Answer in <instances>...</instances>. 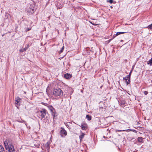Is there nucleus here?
<instances>
[{
    "label": "nucleus",
    "mask_w": 152,
    "mask_h": 152,
    "mask_svg": "<svg viewBox=\"0 0 152 152\" xmlns=\"http://www.w3.org/2000/svg\"><path fill=\"white\" fill-rule=\"evenodd\" d=\"M53 95L56 96L61 97L63 96V92L59 88L54 89L53 92Z\"/></svg>",
    "instance_id": "nucleus-1"
},
{
    "label": "nucleus",
    "mask_w": 152,
    "mask_h": 152,
    "mask_svg": "<svg viewBox=\"0 0 152 152\" xmlns=\"http://www.w3.org/2000/svg\"><path fill=\"white\" fill-rule=\"evenodd\" d=\"M34 6L35 5L33 4L28 5L26 8L27 12L29 14H32L35 11L34 9Z\"/></svg>",
    "instance_id": "nucleus-2"
},
{
    "label": "nucleus",
    "mask_w": 152,
    "mask_h": 152,
    "mask_svg": "<svg viewBox=\"0 0 152 152\" xmlns=\"http://www.w3.org/2000/svg\"><path fill=\"white\" fill-rule=\"evenodd\" d=\"M4 144L6 149L9 148L11 145H13L9 139L5 140L4 141Z\"/></svg>",
    "instance_id": "nucleus-3"
},
{
    "label": "nucleus",
    "mask_w": 152,
    "mask_h": 152,
    "mask_svg": "<svg viewBox=\"0 0 152 152\" xmlns=\"http://www.w3.org/2000/svg\"><path fill=\"white\" fill-rule=\"evenodd\" d=\"M48 107L50 110L52 115L53 116V118H55L57 115H56L55 111L54 108L51 105H49Z\"/></svg>",
    "instance_id": "nucleus-4"
},
{
    "label": "nucleus",
    "mask_w": 152,
    "mask_h": 152,
    "mask_svg": "<svg viewBox=\"0 0 152 152\" xmlns=\"http://www.w3.org/2000/svg\"><path fill=\"white\" fill-rule=\"evenodd\" d=\"M47 113V110L45 109H42L40 110V114L42 118H45Z\"/></svg>",
    "instance_id": "nucleus-5"
},
{
    "label": "nucleus",
    "mask_w": 152,
    "mask_h": 152,
    "mask_svg": "<svg viewBox=\"0 0 152 152\" xmlns=\"http://www.w3.org/2000/svg\"><path fill=\"white\" fill-rule=\"evenodd\" d=\"M60 134L61 135V136L62 137H63V135H64V136H66V135L67 132L64 128H61V130L60 131Z\"/></svg>",
    "instance_id": "nucleus-6"
},
{
    "label": "nucleus",
    "mask_w": 152,
    "mask_h": 152,
    "mask_svg": "<svg viewBox=\"0 0 152 152\" xmlns=\"http://www.w3.org/2000/svg\"><path fill=\"white\" fill-rule=\"evenodd\" d=\"M124 79L126 80L127 85L129 84L130 82V77L129 75H127L126 77L124 78Z\"/></svg>",
    "instance_id": "nucleus-7"
},
{
    "label": "nucleus",
    "mask_w": 152,
    "mask_h": 152,
    "mask_svg": "<svg viewBox=\"0 0 152 152\" xmlns=\"http://www.w3.org/2000/svg\"><path fill=\"white\" fill-rule=\"evenodd\" d=\"M6 149L8 150V152H15V151L13 145L10 146L9 148Z\"/></svg>",
    "instance_id": "nucleus-8"
},
{
    "label": "nucleus",
    "mask_w": 152,
    "mask_h": 152,
    "mask_svg": "<svg viewBox=\"0 0 152 152\" xmlns=\"http://www.w3.org/2000/svg\"><path fill=\"white\" fill-rule=\"evenodd\" d=\"M80 126L83 130H86L87 128V125L85 123H82L81 124Z\"/></svg>",
    "instance_id": "nucleus-9"
},
{
    "label": "nucleus",
    "mask_w": 152,
    "mask_h": 152,
    "mask_svg": "<svg viewBox=\"0 0 152 152\" xmlns=\"http://www.w3.org/2000/svg\"><path fill=\"white\" fill-rule=\"evenodd\" d=\"M72 75L69 74H66L64 75V77L66 79H69L71 77Z\"/></svg>",
    "instance_id": "nucleus-10"
},
{
    "label": "nucleus",
    "mask_w": 152,
    "mask_h": 152,
    "mask_svg": "<svg viewBox=\"0 0 152 152\" xmlns=\"http://www.w3.org/2000/svg\"><path fill=\"white\" fill-rule=\"evenodd\" d=\"M85 134L84 133H81V135L79 136V138L80 139V141H81L83 138H84V136Z\"/></svg>",
    "instance_id": "nucleus-11"
},
{
    "label": "nucleus",
    "mask_w": 152,
    "mask_h": 152,
    "mask_svg": "<svg viewBox=\"0 0 152 152\" xmlns=\"http://www.w3.org/2000/svg\"><path fill=\"white\" fill-rule=\"evenodd\" d=\"M147 64L150 66H152V58L151 59L148 61L147 62Z\"/></svg>",
    "instance_id": "nucleus-12"
},
{
    "label": "nucleus",
    "mask_w": 152,
    "mask_h": 152,
    "mask_svg": "<svg viewBox=\"0 0 152 152\" xmlns=\"http://www.w3.org/2000/svg\"><path fill=\"white\" fill-rule=\"evenodd\" d=\"M20 98H19L18 97H17L15 100V103L18 104V103H19V102L20 101Z\"/></svg>",
    "instance_id": "nucleus-13"
},
{
    "label": "nucleus",
    "mask_w": 152,
    "mask_h": 152,
    "mask_svg": "<svg viewBox=\"0 0 152 152\" xmlns=\"http://www.w3.org/2000/svg\"><path fill=\"white\" fill-rule=\"evenodd\" d=\"M143 138L142 137H139L137 138L138 141L140 142H142Z\"/></svg>",
    "instance_id": "nucleus-14"
},
{
    "label": "nucleus",
    "mask_w": 152,
    "mask_h": 152,
    "mask_svg": "<svg viewBox=\"0 0 152 152\" xmlns=\"http://www.w3.org/2000/svg\"><path fill=\"white\" fill-rule=\"evenodd\" d=\"M4 148L1 146L0 145V152H5Z\"/></svg>",
    "instance_id": "nucleus-15"
},
{
    "label": "nucleus",
    "mask_w": 152,
    "mask_h": 152,
    "mask_svg": "<svg viewBox=\"0 0 152 152\" xmlns=\"http://www.w3.org/2000/svg\"><path fill=\"white\" fill-rule=\"evenodd\" d=\"M126 33V32H117L116 34V36H118L119 35H120V34H124V33Z\"/></svg>",
    "instance_id": "nucleus-16"
},
{
    "label": "nucleus",
    "mask_w": 152,
    "mask_h": 152,
    "mask_svg": "<svg viewBox=\"0 0 152 152\" xmlns=\"http://www.w3.org/2000/svg\"><path fill=\"white\" fill-rule=\"evenodd\" d=\"M86 118L88 121H90L91 119V117L89 115H86Z\"/></svg>",
    "instance_id": "nucleus-17"
},
{
    "label": "nucleus",
    "mask_w": 152,
    "mask_h": 152,
    "mask_svg": "<svg viewBox=\"0 0 152 152\" xmlns=\"http://www.w3.org/2000/svg\"><path fill=\"white\" fill-rule=\"evenodd\" d=\"M49 144L48 143V142H47V146L46 147V148L47 149V150H48V151H49Z\"/></svg>",
    "instance_id": "nucleus-18"
},
{
    "label": "nucleus",
    "mask_w": 152,
    "mask_h": 152,
    "mask_svg": "<svg viewBox=\"0 0 152 152\" xmlns=\"http://www.w3.org/2000/svg\"><path fill=\"white\" fill-rule=\"evenodd\" d=\"M126 102L124 100H122L121 102V104L122 105H124L125 104Z\"/></svg>",
    "instance_id": "nucleus-19"
},
{
    "label": "nucleus",
    "mask_w": 152,
    "mask_h": 152,
    "mask_svg": "<svg viewBox=\"0 0 152 152\" xmlns=\"http://www.w3.org/2000/svg\"><path fill=\"white\" fill-rule=\"evenodd\" d=\"M64 46H63V47L59 51V53L60 54L61 53H62L63 51L64 50Z\"/></svg>",
    "instance_id": "nucleus-20"
},
{
    "label": "nucleus",
    "mask_w": 152,
    "mask_h": 152,
    "mask_svg": "<svg viewBox=\"0 0 152 152\" xmlns=\"http://www.w3.org/2000/svg\"><path fill=\"white\" fill-rule=\"evenodd\" d=\"M147 28L150 29H152V23L151 25H149L148 27Z\"/></svg>",
    "instance_id": "nucleus-21"
},
{
    "label": "nucleus",
    "mask_w": 152,
    "mask_h": 152,
    "mask_svg": "<svg viewBox=\"0 0 152 152\" xmlns=\"http://www.w3.org/2000/svg\"><path fill=\"white\" fill-rule=\"evenodd\" d=\"M117 130L116 131L118 132H123L125 131L126 130Z\"/></svg>",
    "instance_id": "nucleus-22"
},
{
    "label": "nucleus",
    "mask_w": 152,
    "mask_h": 152,
    "mask_svg": "<svg viewBox=\"0 0 152 152\" xmlns=\"http://www.w3.org/2000/svg\"><path fill=\"white\" fill-rule=\"evenodd\" d=\"M25 51L26 50L25 49H24V48L21 49L20 50V51L21 52H23Z\"/></svg>",
    "instance_id": "nucleus-23"
},
{
    "label": "nucleus",
    "mask_w": 152,
    "mask_h": 152,
    "mask_svg": "<svg viewBox=\"0 0 152 152\" xmlns=\"http://www.w3.org/2000/svg\"><path fill=\"white\" fill-rule=\"evenodd\" d=\"M148 93V92L147 91H144V94L145 95H146Z\"/></svg>",
    "instance_id": "nucleus-24"
},
{
    "label": "nucleus",
    "mask_w": 152,
    "mask_h": 152,
    "mask_svg": "<svg viewBox=\"0 0 152 152\" xmlns=\"http://www.w3.org/2000/svg\"><path fill=\"white\" fill-rule=\"evenodd\" d=\"M108 1L111 4L113 3V0H109Z\"/></svg>",
    "instance_id": "nucleus-25"
},
{
    "label": "nucleus",
    "mask_w": 152,
    "mask_h": 152,
    "mask_svg": "<svg viewBox=\"0 0 152 152\" xmlns=\"http://www.w3.org/2000/svg\"><path fill=\"white\" fill-rule=\"evenodd\" d=\"M132 71H130V73H129V75H129V76H130V77L131 75V73H132Z\"/></svg>",
    "instance_id": "nucleus-26"
},
{
    "label": "nucleus",
    "mask_w": 152,
    "mask_h": 152,
    "mask_svg": "<svg viewBox=\"0 0 152 152\" xmlns=\"http://www.w3.org/2000/svg\"><path fill=\"white\" fill-rule=\"evenodd\" d=\"M28 48V45H27V47L26 48H24V49H25L26 50L27 49V48Z\"/></svg>",
    "instance_id": "nucleus-27"
},
{
    "label": "nucleus",
    "mask_w": 152,
    "mask_h": 152,
    "mask_svg": "<svg viewBox=\"0 0 152 152\" xmlns=\"http://www.w3.org/2000/svg\"><path fill=\"white\" fill-rule=\"evenodd\" d=\"M91 23L92 24H93V25H96V24H94V23H92V22H91Z\"/></svg>",
    "instance_id": "nucleus-28"
},
{
    "label": "nucleus",
    "mask_w": 152,
    "mask_h": 152,
    "mask_svg": "<svg viewBox=\"0 0 152 152\" xmlns=\"http://www.w3.org/2000/svg\"><path fill=\"white\" fill-rule=\"evenodd\" d=\"M133 130V131L134 132H136V131H135V130Z\"/></svg>",
    "instance_id": "nucleus-29"
},
{
    "label": "nucleus",
    "mask_w": 152,
    "mask_h": 152,
    "mask_svg": "<svg viewBox=\"0 0 152 152\" xmlns=\"http://www.w3.org/2000/svg\"><path fill=\"white\" fill-rule=\"evenodd\" d=\"M30 30V29H28V30Z\"/></svg>",
    "instance_id": "nucleus-30"
},
{
    "label": "nucleus",
    "mask_w": 152,
    "mask_h": 152,
    "mask_svg": "<svg viewBox=\"0 0 152 152\" xmlns=\"http://www.w3.org/2000/svg\"><path fill=\"white\" fill-rule=\"evenodd\" d=\"M30 30V29H28V30Z\"/></svg>",
    "instance_id": "nucleus-31"
},
{
    "label": "nucleus",
    "mask_w": 152,
    "mask_h": 152,
    "mask_svg": "<svg viewBox=\"0 0 152 152\" xmlns=\"http://www.w3.org/2000/svg\"><path fill=\"white\" fill-rule=\"evenodd\" d=\"M151 93L152 94V92H151Z\"/></svg>",
    "instance_id": "nucleus-32"
}]
</instances>
